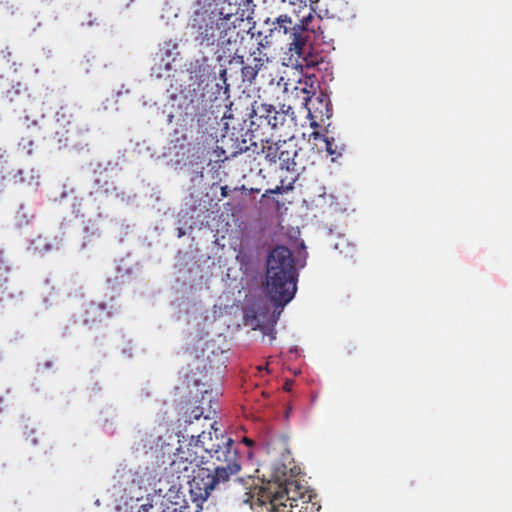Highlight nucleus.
Returning a JSON list of instances; mask_svg holds the SVG:
<instances>
[{"instance_id": "9b49d317", "label": "nucleus", "mask_w": 512, "mask_h": 512, "mask_svg": "<svg viewBox=\"0 0 512 512\" xmlns=\"http://www.w3.org/2000/svg\"><path fill=\"white\" fill-rule=\"evenodd\" d=\"M297 91V97H300L299 93H302L303 104L306 106L309 112H311L310 105L313 103L312 97L315 95V86L311 78L307 77L304 80H300L298 85L295 87Z\"/></svg>"}, {"instance_id": "5701e85b", "label": "nucleus", "mask_w": 512, "mask_h": 512, "mask_svg": "<svg viewBox=\"0 0 512 512\" xmlns=\"http://www.w3.org/2000/svg\"><path fill=\"white\" fill-rule=\"evenodd\" d=\"M204 417L205 419H210L209 414L204 415V409L203 407L197 406L191 411L190 417L194 420H199L201 417Z\"/></svg>"}, {"instance_id": "2eb2a0df", "label": "nucleus", "mask_w": 512, "mask_h": 512, "mask_svg": "<svg viewBox=\"0 0 512 512\" xmlns=\"http://www.w3.org/2000/svg\"><path fill=\"white\" fill-rule=\"evenodd\" d=\"M22 88L21 83L10 88V82L3 75H0V93L7 97L10 101H13L14 97L20 94Z\"/></svg>"}, {"instance_id": "f8f14e48", "label": "nucleus", "mask_w": 512, "mask_h": 512, "mask_svg": "<svg viewBox=\"0 0 512 512\" xmlns=\"http://www.w3.org/2000/svg\"><path fill=\"white\" fill-rule=\"evenodd\" d=\"M332 18L344 20L352 16V9L345 0H331L327 9Z\"/></svg>"}, {"instance_id": "4be33fe9", "label": "nucleus", "mask_w": 512, "mask_h": 512, "mask_svg": "<svg viewBox=\"0 0 512 512\" xmlns=\"http://www.w3.org/2000/svg\"><path fill=\"white\" fill-rule=\"evenodd\" d=\"M7 177H11L14 184H21L25 182L24 170L18 169L13 172L8 169Z\"/></svg>"}, {"instance_id": "7ed1b4c3", "label": "nucleus", "mask_w": 512, "mask_h": 512, "mask_svg": "<svg viewBox=\"0 0 512 512\" xmlns=\"http://www.w3.org/2000/svg\"><path fill=\"white\" fill-rule=\"evenodd\" d=\"M296 467L287 470L276 467L275 482H268L265 485L255 489L250 497L252 508H260L259 512H302V504H307L311 500V495L306 487L293 479Z\"/></svg>"}, {"instance_id": "1a4fd4ad", "label": "nucleus", "mask_w": 512, "mask_h": 512, "mask_svg": "<svg viewBox=\"0 0 512 512\" xmlns=\"http://www.w3.org/2000/svg\"><path fill=\"white\" fill-rule=\"evenodd\" d=\"M203 451L201 444L197 442V439L190 441L186 446H180L175 454V459L172 461L171 466L174 471L181 472L187 471L188 465L195 464L199 467L203 464L204 456L200 454Z\"/></svg>"}, {"instance_id": "bb28decb", "label": "nucleus", "mask_w": 512, "mask_h": 512, "mask_svg": "<svg viewBox=\"0 0 512 512\" xmlns=\"http://www.w3.org/2000/svg\"><path fill=\"white\" fill-rule=\"evenodd\" d=\"M151 508H152V504L151 503H146V504H143V505H141L139 507L138 512H149Z\"/></svg>"}, {"instance_id": "a211bd4d", "label": "nucleus", "mask_w": 512, "mask_h": 512, "mask_svg": "<svg viewBox=\"0 0 512 512\" xmlns=\"http://www.w3.org/2000/svg\"><path fill=\"white\" fill-rule=\"evenodd\" d=\"M33 218L34 214L32 211L26 208L24 205H21L15 214V221L18 227L28 225Z\"/></svg>"}, {"instance_id": "f03ea898", "label": "nucleus", "mask_w": 512, "mask_h": 512, "mask_svg": "<svg viewBox=\"0 0 512 512\" xmlns=\"http://www.w3.org/2000/svg\"><path fill=\"white\" fill-rule=\"evenodd\" d=\"M243 19L234 13H224L216 0H196L189 22L190 35L199 46L217 44L215 58L219 64H243L237 41L240 35L238 25Z\"/></svg>"}, {"instance_id": "6ab92c4d", "label": "nucleus", "mask_w": 512, "mask_h": 512, "mask_svg": "<svg viewBox=\"0 0 512 512\" xmlns=\"http://www.w3.org/2000/svg\"><path fill=\"white\" fill-rule=\"evenodd\" d=\"M10 168V154L4 144H0V177L7 178L8 169Z\"/></svg>"}, {"instance_id": "a878e982", "label": "nucleus", "mask_w": 512, "mask_h": 512, "mask_svg": "<svg viewBox=\"0 0 512 512\" xmlns=\"http://www.w3.org/2000/svg\"><path fill=\"white\" fill-rule=\"evenodd\" d=\"M248 149H249V146L246 145V140H243L242 141V145L239 147V150L235 151L233 153V155H236L237 153H241V152L247 151Z\"/></svg>"}, {"instance_id": "b1692460", "label": "nucleus", "mask_w": 512, "mask_h": 512, "mask_svg": "<svg viewBox=\"0 0 512 512\" xmlns=\"http://www.w3.org/2000/svg\"><path fill=\"white\" fill-rule=\"evenodd\" d=\"M285 191L283 183L280 186H276L274 189H267L262 197H267L269 194H281Z\"/></svg>"}, {"instance_id": "423d86ee", "label": "nucleus", "mask_w": 512, "mask_h": 512, "mask_svg": "<svg viewBox=\"0 0 512 512\" xmlns=\"http://www.w3.org/2000/svg\"><path fill=\"white\" fill-rule=\"evenodd\" d=\"M250 119L249 131L252 134L258 131L265 134V130L289 127L294 122L295 117L291 106L283 105L280 110H276L273 105L255 102L252 106Z\"/></svg>"}, {"instance_id": "393cba45", "label": "nucleus", "mask_w": 512, "mask_h": 512, "mask_svg": "<svg viewBox=\"0 0 512 512\" xmlns=\"http://www.w3.org/2000/svg\"><path fill=\"white\" fill-rule=\"evenodd\" d=\"M219 76H220V79L223 81V83L226 85V89L228 88V85H227V69L226 68H222L220 69V73H219Z\"/></svg>"}, {"instance_id": "72a5a7b5", "label": "nucleus", "mask_w": 512, "mask_h": 512, "mask_svg": "<svg viewBox=\"0 0 512 512\" xmlns=\"http://www.w3.org/2000/svg\"><path fill=\"white\" fill-rule=\"evenodd\" d=\"M10 9H11V14H14V12H15V11H14V5H11V6H10Z\"/></svg>"}, {"instance_id": "20e7f679", "label": "nucleus", "mask_w": 512, "mask_h": 512, "mask_svg": "<svg viewBox=\"0 0 512 512\" xmlns=\"http://www.w3.org/2000/svg\"><path fill=\"white\" fill-rule=\"evenodd\" d=\"M297 270L290 249L276 246L266 260L265 290L277 307L283 308L297 291Z\"/></svg>"}, {"instance_id": "f3484780", "label": "nucleus", "mask_w": 512, "mask_h": 512, "mask_svg": "<svg viewBox=\"0 0 512 512\" xmlns=\"http://www.w3.org/2000/svg\"><path fill=\"white\" fill-rule=\"evenodd\" d=\"M311 136L313 137L314 140H320L324 143L325 145V150L327 151V153L331 156H340L341 155V151L339 150V147L337 144H335V141L333 138H328L322 134H320L319 132H313L311 134Z\"/></svg>"}, {"instance_id": "cd10ccee", "label": "nucleus", "mask_w": 512, "mask_h": 512, "mask_svg": "<svg viewBox=\"0 0 512 512\" xmlns=\"http://www.w3.org/2000/svg\"><path fill=\"white\" fill-rule=\"evenodd\" d=\"M292 387H293V381L292 380H287L284 383V385H283V390L287 391V392H290L292 390Z\"/></svg>"}, {"instance_id": "f704fd0d", "label": "nucleus", "mask_w": 512, "mask_h": 512, "mask_svg": "<svg viewBox=\"0 0 512 512\" xmlns=\"http://www.w3.org/2000/svg\"><path fill=\"white\" fill-rule=\"evenodd\" d=\"M283 81H284V78H283V77H281V78L279 79V81H278V83H277V84H278V85H280V84H281V82H283Z\"/></svg>"}, {"instance_id": "412c9836", "label": "nucleus", "mask_w": 512, "mask_h": 512, "mask_svg": "<svg viewBox=\"0 0 512 512\" xmlns=\"http://www.w3.org/2000/svg\"><path fill=\"white\" fill-rule=\"evenodd\" d=\"M246 322L250 326L253 327V329H260L264 330L265 326L262 324V322L259 319V314L255 312L252 316H250L248 313L246 314Z\"/></svg>"}, {"instance_id": "c756f323", "label": "nucleus", "mask_w": 512, "mask_h": 512, "mask_svg": "<svg viewBox=\"0 0 512 512\" xmlns=\"http://www.w3.org/2000/svg\"><path fill=\"white\" fill-rule=\"evenodd\" d=\"M221 196L224 198L228 196V187L227 186L221 187Z\"/></svg>"}, {"instance_id": "0eeeda50", "label": "nucleus", "mask_w": 512, "mask_h": 512, "mask_svg": "<svg viewBox=\"0 0 512 512\" xmlns=\"http://www.w3.org/2000/svg\"><path fill=\"white\" fill-rule=\"evenodd\" d=\"M271 32L287 36L289 50L296 55L301 56L305 52V42L308 40L309 31L303 26L293 23L287 15H280L276 18Z\"/></svg>"}, {"instance_id": "aec40b11", "label": "nucleus", "mask_w": 512, "mask_h": 512, "mask_svg": "<svg viewBox=\"0 0 512 512\" xmlns=\"http://www.w3.org/2000/svg\"><path fill=\"white\" fill-rule=\"evenodd\" d=\"M11 271V267L8 261L4 258L3 253L0 252V289L8 281V274Z\"/></svg>"}, {"instance_id": "9d476101", "label": "nucleus", "mask_w": 512, "mask_h": 512, "mask_svg": "<svg viewBox=\"0 0 512 512\" xmlns=\"http://www.w3.org/2000/svg\"><path fill=\"white\" fill-rule=\"evenodd\" d=\"M263 44L257 43V46L254 49H251L249 54L250 57L248 62L245 64H240L241 67V78L243 83L252 84L259 71L265 66L269 61L268 55L263 51Z\"/></svg>"}, {"instance_id": "7c9ffc66", "label": "nucleus", "mask_w": 512, "mask_h": 512, "mask_svg": "<svg viewBox=\"0 0 512 512\" xmlns=\"http://www.w3.org/2000/svg\"><path fill=\"white\" fill-rule=\"evenodd\" d=\"M2 402H3V397L0 396V405L2 404ZM3 409L4 408L2 406H0V413L3 411Z\"/></svg>"}, {"instance_id": "4468645a", "label": "nucleus", "mask_w": 512, "mask_h": 512, "mask_svg": "<svg viewBox=\"0 0 512 512\" xmlns=\"http://www.w3.org/2000/svg\"><path fill=\"white\" fill-rule=\"evenodd\" d=\"M262 144V153L264 154V158L269 163H277L279 162L278 156H280V149L282 148V141L271 142L269 140L261 139Z\"/></svg>"}, {"instance_id": "dca6fc26", "label": "nucleus", "mask_w": 512, "mask_h": 512, "mask_svg": "<svg viewBox=\"0 0 512 512\" xmlns=\"http://www.w3.org/2000/svg\"><path fill=\"white\" fill-rule=\"evenodd\" d=\"M307 42L308 40L305 42V52L301 56H298L299 58H303L302 65L306 66L307 68H310L317 67L320 64H323V57L317 53H311Z\"/></svg>"}, {"instance_id": "c85d7f7f", "label": "nucleus", "mask_w": 512, "mask_h": 512, "mask_svg": "<svg viewBox=\"0 0 512 512\" xmlns=\"http://www.w3.org/2000/svg\"><path fill=\"white\" fill-rule=\"evenodd\" d=\"M316 100H319V101H320V104H324V106H325V110H326V114H327V116L329 117V114H328V113L330 112V109H329V107H328V101H325V103H324V101H323L322 99H320L319 97H317V98H316Z\"/></svg>"}, {"instance_id": "473e14b6", "label": "nucleus", "mask_w": 512, "mask_h": 512, "mask_svg": "<svg viewBox=\"0 0 512 512\" xmlns=\"http://www.w3.org/2000/svg\"><path fill=\"white\" fill-rule=\"evenodd\" d=\"M89 62H90V59H86V64H89ZM89 68H90V66H89V65H87L86 70H87V71H89Z\"/></svg>"}, {"instance_id": "2f4dec72", "label": "nucleus", "mask_w": 512, "mask_h": 512, "mask_svg": "<svg viewBox=\"0 0 512 512\" xmlns=\"http://www.w3.org/2000/svg\"><path fill=\"white\" fill-rule=\"evenodd\" d=\"M244 441H245V443H246L247 445H251V444H252V441H251V440H249V439H247V438H245V439H244Z\"/></svg>"}, {"instance_id": "39448f33", "label": "nucleus", "mask_w": 512, "mask_h": 512, "mask_svg": "<svg viewBox=\"0 0 512 512\" xmlns=\"http://www.w3.org/2000/svg\"><path fill=\"white\" fill-rule=\"evenodd\" d=\"M34 129L37 138L49 140L57 149L81 151L88 147L89 127L75 116L71 107L61 106L51 120L40 126L35 123Z\"/></svg>"}, {"instance_id": "f257e3e1", "label": "nucleus", "mask_w": 512, "mask_h": 512, "mask_svg": "<svg viewBox=\"0 0 512 512\" xmlns=\"http://www.w3.org/2000/svg\"><path fill=\"white\" fill-rule=\"evenodd\" d=\"M216 424L214 421L209 431H203L197 436V442L201 444L214 468H198L188 482L191 501L196 505L195 512H200L212 491L225 485L241 468L235 441L219 432Z\"/></svg>"}, {"instance_id": "6e6552de", "label": "nucleus", "mask_w": 512, "mask_h": 512, "mask_svg": "<svg viewBox=\"0 0 512 512\" xmlns=\"http://www.w3.org/2000/svg\"><path fill=\"white\" fill-rule=\"evenodd\" d=\"M280 152L278 160L282 170L299 174L300 171L306 169L307 162L304 160L306 152L303 148L298 147L292 138L282 141Z\"/></svg>"}, {"instance_id": "ddd939ff", "label": "nucleus", "mask_w": 512, "mask_h": 512, "mask_svg": "<svg viewBox=\"0 0 512 512\" xmlns=\"http://www.w3.org/2000/svg\"><path fill=\"white\" fill-rule=\"evenodd\" d=\"M106 305L103 303H94L91 302L87 305L85 309V323H94L96 321H101L104 317V314L106 317L111 316L109 312L105 313Z\"/></svg>"}]
</instances>
